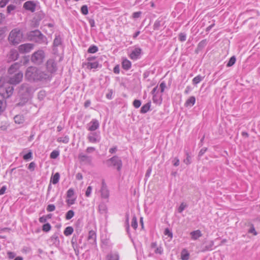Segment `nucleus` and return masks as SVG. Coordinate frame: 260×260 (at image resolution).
Here are the masks:
<instances>
[{
  "label": "nucleus",
  "instance_id": "7c9ffc66",
  "mask_svg": "<svg viewBox=\"0 0 260 260\" xmlns=\"http://www.w3.org/2000/svg\"><path fill=\"white\" fill-rule=\"evenodd\" d=\"M81 12L83 15H87L88 13V7L86 5H83L81 8Z\"/></svg>",
  "mask_w": 260,
  "mask_h": 260
},
{
  "label": "nucleus",
  "instance_id": "4468645a",
  "mask_svg": "<svg viewBox=\"0 0 260 260\" xmlns=\"http://www.w3.org/2000/svg\"><path fill=\"white\" fill-rule=\"evenodd\" d=\"M84 65L89 70H91L92 69H96L99 67V62L98 61L94 62H88L87 63H85Z\"/></svg>",
  "mask_w": 260,
  "mask_h": 260
},
{
  "label": "nucleus",
  "instance_id": "0eeeda50",
  "mask_svg": "<svg viewBox=\"0 0 260 260\" xmlns=\"http://www.w3.org/2000/svg\"><path fill=\"white\" fill-rule=\"evenodd\" d=\"M109 162H111V165L116 167L118 171H120L121 168L122 167V162L121 160L119 159L117 156H114L112 158H110L109 160Z\"/></svg>",
  "mask_w": 260,
  "mask_h": 260
},
{
  "label": "nucleus",
  "instance_id": "c9c22d12",
  "mask_svg": "<svg viewBox=\"0 0 260 260\" xmlns=\"http://www.w3.org/2000/svg\"><path fill=\"white\" fill-rule=\"evenodd\" d=\"M131 225L135 229L137 228V222L136 217H134L133 218L131 222Z\"/></svg>",
  "mask_w": 260,
  "mask_h": 260
},
{
  "label": "nucleus",
  "instance_id": "aec40b11",
  "mask_svg": "<svg viewBox=\"0 0 260 260\" xmlns=\"http://www.w3.org/2000/svg\"><path fill=\"white\" fill-rule=\"evenodd\" d=\"M14 121L16 123L21 124L24 121V118L22 115H18L14 117Z\"/></svg>",
  "mask_w": 260,
  "mask_h": 260
},
{
  "label": "nucleus",
  "instance_id": "b1692460",
  "mask_svg": "<svg viewBox=\"0 0 260 260\" xmlns=\"http://www.w3.org/2000/svg\"><path fill=\"white\" fill-rule=\"evenodd\" d=\"M98 51V48L95 46L93 45L90 46L88 49V52L89 53H94Z\"/></svg>",
  "mask_w": 260,
  "mask_h": 260
},
{
  "label": "nucleus",
  "instance_id": "0e129e2a",
  "mask_svg": "<svg viewBox=\"0 0 260 260\" xmlns=\"http://www.w3.org/2000/svg\"><path fill=\"white\" fill-rule=\"evenodd\" d=\"M113 92L112 91H110L108 93L106 94V97L108 99H111L112 96Z\"/></svg>",
  "mask_w": 260,
  "mask_h": 260
},
{
  "label": "nucleus",
  "instance_id": "f257e3e1",
  "mask_svg": "<svg viewBox=\"0 0 260 260\" xmlns=\"http://www.w3.org/2000/svg\"><path fill=\"white\" fill-rule=\"evenodd\" d=\"M18 66L17 64H13L9 68L8 82L11 84L16 85L20 83L23 78V74L17 71Z\"/></svg>",
  "mask_w": 260,
  "mask_h": 260
},
{
  "label": "nucleus",
  "instance_id": "7ed1b4c3",
  "mask_svg": "<svg viewBox=\"0 0 260 260\" xmlns=\"http://www.w3.org/2000/svg\"><path fill=\"white\" fill-rule=\"evenodd\" d=\"M25 77L29 80H35L39 78V71L35 67H29L25 73Z\"/></svg>",
  "mask_w": 260,
  "mask_h": 260
},
{
  "label": "nucleus",
  "instance_id": "e2e57ef3",
  "mask_svg": "<svg viewBox=\"0 0 260 260\" xmlns=\"http://www.w3.org/2000/svg\"><path fill=\"white\" fill-rule=\"evenodd\" d=\"M206 44V40H204L203 41H202L201 42H200V43L199 44V47H203L204 46H205Z\"/></svg>",
  "mask_w": 260,
  "mask_h": 260
},
{
  "label": "nucleus",
  "instance_id": "412c9836",
  "mask_svg": "<svg viewBox=\"0 0 260 260\" xmlns=\"http://www.w3.org/2000/svg\"><path fill=\"white\" fill-rule=\"evenodd\" d=\"M59 177L60 175L59 173H56L53 176L51 177V181L53 184H55L58 182Z\"/></svg>",
  "mask_w": 260,
  "mask_h": 260
},
{
  "label": "nucleus",
  "instance_id": "2f4dec72",
  "mask_svg": "<svg viewBox=\"0 0 260 260\" xmlns=\"http://www.w3.org/2000/svg\"><path fill=\"white\" fill-rule=\"evenodd\" d=\"M51 229V225L49 223H47L46 224H44L43 225L42 230L43 231L47 232L49 231Z\"/></svg>",
  "mask_w": 260,
  "mask_h": 260
},
{
  "label": "nucleus",
  "instance_id": "c756f323",
  "mask_svg": "<svg viewBox=\"0 0 260 260\" xmlns=\"http://www.w3.org/2000/svg\"><path fill=\"white\" fill-rule=\"evenodd\" d=\"M76 201V198L73 197L71 198H67V203L69 205H72L75 203Z\"/></svg>",
  "mask_w": 260,
  "mask_h": 260
},
{
  "label": "nucleus",
  "instance_id": "4be33fe9",
  "mask_svg": "<svg viewBox=\"0 0 260 260\" xmlns=\"http://www.w3.org/2000/svg\"><path fill=\"white\" fill-rule=\"evenodd\" d=\"M204 78V77L200 75L197 76L192 79L193 84H197L199 83L201 81L203 80Z\"/></svg>",
  "mask_w": 260,
  "mask_h": 260
},
{
  "label": "nucleus",
  "instance_id": "37998d69",
  "mask_svg": "<svg viewBox=\"0 0 260 260\" xmlns=\"http://www.w3.org/2000/svg\"><path fill=\"white\" fill-rule=\"evenodd\" d=\"M55 207L53 204H50V205H48V206L47 207V210L48 212L53 211L54 210H55Z\"/></svg>",
  "mask_w": 260,
  "mask_h": 260
},
{
  "label": "nucleus",
  "instance_id": "052dcab7",
  "mask_svg": "<svg viewBox=\"0 0 260 260\" xmlns=\"http://www.w3.org/2000/svg\"><path fill=\"white\" fill-rule=\"evenodd\" d=\"M114 72L116 74H119V66H116L114 68Z\"/></svg>",
  "mask_w": 260,
  "mask_h": 260
},
{
  "label": "nucleus",
  "instance_id": "a19ab883",
  "mask_svg": "<svg viewBox=\"0 0 260 260\" xmlns=\"http://www.w3.org/2000/svg\"><path fill=\"white\" fill-rule=\"evenodd\" d=\"M141 105V103L139 100H135L133 102V105L136 108H139Z\"/></svg>",
  "mask_w": 260,
  "mask_h": 260
},
{
  "label": "nucleus",
  "instance_id": "603ef678",
  "mask_svg": "<svg viewBox=\"0 0 260 260\" xmlns=\"http://www.w3.org/2000/svg\"><path fill=\"white\" fill-rule=\"evenodd\" d=\"M160 25V22L159 21H156L154 24V28L155 29H158Z\"/></svg>",
  "mask_w": 260,
  "mask_h": 260
},
{
  "label": "nucleus",
  "instance_id": "864d4df0",
  "mask_svg": "<svg viewBox=\"0 0 260 260\" xmlns=\"http://www.w3.org/2000/svg\"><path fill=\"white\" fill-rule=\"evenodd\" d=\"M207 150V148H205V147L201 149L199 152V155L200 156H202L206 152Z\"/></svg>",
  "mask_w": 260,
  "mask_h": 260
},
{
  "label": "nucleus",
  "instance_id": "20e7f679",
  "mask_svg": "<svg viewBox=\"0 0 260 260\" xmlns=\"http://www.w3.org/2000/svg\"><path fill=\"white\" fill-rule=\"evenodd\" d=\"M151 94L153 102L157 104H160L162 101V93L159 91L158 86L153 89Z\"/></svg>",
  "mask_w": 260,
  "mask_h": 260
},
{
  "label": "nucleus",
  "instance_id": "1a4fd4ad",
  "mask_svg": "<svg viewBox=\"0 0 260 260\" xmlns=\"http://www.w3.org/2000/svg\"><path fill=\"white\" fill-rule=\"evenodd\" d=\"M36 7V4L32 1L26 2L23 5V7L25 9L30 11L32 12L35 11Z\"/></svg>",
  "mask_w": 260,
  "mask_h": 260
},
{
  "label": "nucleus",
  "instance_id": "3c124183",
  "mask_svg": "<svg viewBox=\"0 0 260 260\" xmlns=\"http://www.w3.org/2000/svg\"><path fill=\"white\" fill-rule=\"evenodd\" d=\"M7 254H8V257H9V258L10 259H13L15 256V254L14 252H13L8 251L7 252Z\"/></svg>",
  "mask_w": 260,
  "mask_h": 260
},
{
  "label": "nucleus",
  "instance_id": "8fccbe9b",
  "mask_svg": "<svg viewBox=\"0 0 260 260\" xmlns=\"http://www.w3.org/2000/svg\"><path fill=\"white\" fill-rule=\"evenodd\" d=\"M172 162L174 166L177 167L179 165L180 161H179V159L177 157H175L173 160Z\"/></svg>",
  "mask_w": 260,
  "mask_h": 260
},
{
  "label": "nucleus",
  "instance_id": "4d7b16f0",
  "mask_svg": "<svg viewBox=\"0 0 260 260\" xmlns=\"http://www.w3.org/2000/svg\"><path fill=\"white\" fill-rule=\"evenodd\" d=\"M6 187L5 186H3L0 189V195H2L5 193L6 190Z\"/></svg>",
  "mask_w": 260,
  "mask_h": 260
},
{
  "label": "nucleus",
  "instance_id": "9d476101",
  "mask_svg": "<svg viewBox=\"0 0 260 260\" xmlns=\"http://www.w3.org/2000/svg\"><path fill=\"white\" fill-rule=\"evenodd\" d=\"M99 127V122L96 119H92L88 124V130L94 131Z\"/></svg>",
  "mask_w": 260,
  "mask_h": 260
},
{
  "label": "nucleus",
  "instance_id": "13d9d810",
  "mask_svg": "<svg viewBox=\"0 0 260 260\" xmlns=\"http://www.w3.org/2000/svg\"><path fill=\"white\" fill-rule=\"evenodd\" d=\"M76 177L77 180H82L83 179V176L80 173H77L76 174Z\"/></svg>",
  "mask_w": 260,
  "mask_h": 260
},
{
  "label": "nucleus",
  "instance_id": "c85d7f7f",
  "mask_svg": "<svg viewBox=\"0 0 260 260\" xmlns=\"http://www.w3.org/2000/svg\"><path fill=\"white\" fill-rule=\"evenodd\" d=\"M108 260H118L119 257L117 254H110L107 256Z\"/></svg>",
  "mask_w": 260,
  "mask_h": 260
},
{
  "label": "nucleus",
  "instance_id": "bf43d9fd",
  "mask_svg": "<svg viewBox=\"0 0 260 260\" xmlns=\"http://www.w3.org/2000/svg\"><path fill=\"white\" fill-rule=\"evenodd\" d=\"M95 150V148L93 147H88L87 149H86V152H88V153H90L91 152H93V151H94Z\"/></svg>",
  "mask_w": 260,
  "mask_h": 260
},
{
  "label": "nucleus",
  "instance_id": "ea45409f",
  "mask_svg": "<svg viewBox=\"0 0 260 260\" xmlns=\"http://www.w3.org/2000/svg\"><path fill=\"white\" fill-rule=\"evenodd\" d=\"M186 35L184 33H180L179 35V39L180 41L183 42L186 40Z\"/></svg>",
  "mask_w": 260,
  "mask_h": 260
},
{
  "label": "nucleus",
  "instance_id": "cd10ccee",
  "mask_svg": "<svg viewBox=\"0 0 260 260\" xmlns=\"http://www.w3.org/2000/svg\"><path fill=\"white\" fill-rule=\"evenodd\" d=\"M187 205L185 203H182L178 208V211L181 213L186 207Z\"/></svg>",
  "mask_w": 260,
  "mask_h": 260
},
{
  "label": "nucleus",
  "instance_id": "423d86ee",
  "mask_svg": "<svg viewBox=\"0 0 260 260\" xmlns=\"http://www.w3.org/2000/svg\"><path fill=\"white\" fill-rule=\"evenodd\" d=\"M33 49L31 44H24L20 45L18 47L19 51L22 53L29 52Z\"/></svg>",
  "mask_w": 260,
  "mask_h": 260
},
{
  "label": "nucleus",
  "instance_id": "a878e982",
  "mask_svg": "<svg viewBox=\"0 0 260 260\" xmlns=\"http://www.w3.org/2000/svg\"><path fill=\"white\" fill-rule=\"evenodd\" d=\"M74 216V212L73 210H69L66 215V218L67 220L71 219Z\"/></svg>",
  "mask_w": 260,
  "mask_h": 260
},
{
  "label": "nucleus",
  "instance_id": "a18cd8bd",
  "mask_svg": "<svg viewBox=\"0 0 260 260\" xmlns=\"http://www.w3.org/2000/svg\"><path fill=\"white\" fill-rule=\"evenodd\" d=\"M23 159L24 160H27L28 159H30L32 157V153L31 151H29L28 153H27V154H25L24 156H23Z\"/></svg>",
  "mask_w": 260,
  "mask_h": 260
},
{
  "label": "nucleus",
  "instance_id": "2eb2a0df",
  "mask_svg": "<svg viewBox=\"0 0 260 260\" xmlns=\"http://www.w3.org/2000/svg\"><path fill=\"white\" fill-rule=\"evenodd\" d=\"M151 249L157 254H161L162 252V249L160 246L157 247L156 243L155 242L152 243L151 245Z\"/></svg>",
  "mask_w": 260,
  "mask_h": 260
},
{
  "label": "nucleus",
  "instance_id": "ddd939ff",
  "mask_svg": "<svg viewBox=\"0 0 260 260\" xmlns=\"http://www.w3.org/2000/svg\"><path fill=\"white\" fill-rule=\"evenodd\" d=\"M141 50L139 48H135L130 54L129 57L132 59H137L141 55Z\"/></svg>",
  "mask_w": 260,
  "mask_h": 260
},
{
  "label": "nucleus",
  "instance_id": "4c0bfd02",
  "mask_svg": "<svg viewBox=\"0 0 260 260\" xmlns=\"http://www.w3.org/2000/svg\"><path fill=\"white\" fill-rule=\"evenodd\" d=\"M184 162L186 165H189L191 163V158L189 154H186V158L184 159Z\"/></svg>",
  "mask_w": 260,
  "mask_h": 260
},
{
  "label": "nucleus",
  "instance_id": "f704fd0d",
  "mask_svg": "<svg viewBox=\"0 0 260 260\" xmlns=\"http://www.w3.org/2000/svg\"><path fill=\"white\" fill-rule=\"evenodd\" d=\"M74 194V191L73 188H70L67 192V198H71L73 197Z\"/></svg>",
  "mask_w": 260,
  "mask_h": 260
},
{
  "label": "nucleus",
  "instance_id": "79ce46f5",
  "mask_svg": "<svg viewBox=\"0 0 260 260\" xmlns=\"http://www.w3.org/2000/svg\"><path fill=\"white\" fill-rule=\"evenodd\" d=\"M57 141H58V142H63L64 143H67L69 142V138L67 137H66L64 138H59L57 139Z\"/></svg>",
  "mask_w": 260,
  "mask_h": 260
},
{
  "label": "nucleus",
  "instance_id": "6e6552de",
  "mask_svg": "<svg viewBox=\"0 0 260 260\" xmlns=\"http://www.w3.org/2000/svg\"><path fill=\"white\" fill-rule=\"evenodd\" d=\"M101 194L102 198L108 199L109 197V190L104 181H102V187L101 189Z\"/></svg>",
  "mask_w": 260,
  "mask_h": 260
},
{
  "label": "nucleus",
  "instance_id": "5fc2aeb1",
  "mask_svg": "<svg viewBox=\"0 0 260 260\" xmlns=\"http://www.w3.org/2000/svg\"><path fill=\"white\" fill-rule=\"evenodd\" d=\"M60 43H61V41H60V39L59 38H56L54 39V44L55 45H58L60 44Z\"/></svg>",
  "mask_w": 260,
  "mask_h": 260
},
{
  "label": "nucleus",
  "instance_id": "9b49d317",
  "mask_svg": "<svg viewBox=\"0 0 260 260\" xmlns=\"http://www.w3.org/2000/svg\"><path fill=\"white\" fill-rule=\"evenodd\" d=\"M87 240L90 243L95 244L96 240V234L94 231L91 230L88 233Z\"/></svg>",
  "mask_w": 260,
  "mask_h": 260
},
{
  "label": "nucleus",
  "instance_id": "bb28decb",
  "mask_svg": "<svg viewBox=\"0 0 260 260\" xmlns=\"http://www.w3.org/2000/svg\"><path fill=\"white\" fill-rule=\"evenodd\" d=\"M166 88V84L164 81H162L160 83L159 86L158 87L159 91L160 92L162 93L165 89Z\"/></svg>",
  "mask_w": 260,
  "mask_h": 260
},
{
  "label": "nucleus",
  "instance_id": "de8ad7c7",
  "mask_svg": "<svg viewBox=\"0 0 260 260\" xmlns=\"http://www.w3.org/2000/svg\"><path fill=\"white\" fill-rule=\"evenodd\" d=\"M92 191V187L90 186H89L86 189V191L85 192V196L87 197H88L90 196L91 192Z\"/></svg>",
  "mask_w": 260,
  "mask_h": 260
},
{
  "label": "nucleus",
  "instance_id": "6ab92c4d",
  "mask_svg": "<svg viewBox=\"0 0 260 260\" xmlns=\"http://www.w3.org/2000/svg\"><path fill=\"white\" fill-rule=\"evenodd\" d=\"M181 259L182 260H188L189 257V253L187 250L184 249L181 253Z\"/></svg>",
  "mask_w": 260,
  "mask_h": 260
},
{
  "label": "nucleus",
  "instance_id": "f8f14e48",
  "mask_svg": "<svg viewBox=\"0 0 260 260\" xmlns=\"http://www.w3.org/2000/svg\"><path fill=\"white\" fill-rule=\"evenodd\" d=\"M191 239L192 240H197L202 236L201 231L199 230L192 231L190 233Z\"/></svg>",
  "mask_w": 260,
  "mask_h": 260
},
{
  "label": "nucleus",
  "instance_id": "39448f33",
  "mask_svg": "<svg viewBox=\"0 0 260 260\" xmlns=\"http://www.w3.org/2000/svg\"><path fill=\"white\" fill-rule=\"evenodd\" d=\"M44 58V53L42 51H38L33 54L31 56V61L37 64L41 63L43 62Z\"/></svg>",
  "mask_w": 260,
  "mask_h": 260
},
{
  "label": "nucleus",
  "instance_id": "dca6fc26",
  "mask_svg": "<svg viewBox=\"0 0 260 260\" xmlns=\"http://www.w3.org/2000/svg\"><path fill=\"white\" fill-rule=\"evenodd\" d=\"M132 66L131 62L128 59L125 58L123 60L122 62V67L123 69L125 70H129Z\"/></svg>",
  "mask_w": 260,
  "mask_h": 260
},
{
  "label": "nucleus",
  "instance_id": "473e14b6",
  "mask_svg": "<svg viewBox=\"0 0 260 260\" xmlns=\"http://www.w3.org/2000/svg\"><path fill=\"white\" fill-rule=\"evenodd\" d=\"M164 234L168 236L171 239L173 237V234L168 228H166L164 231Z\"/></svg>",
  "mask_w": 260,
  "mask_h": 260
},
{
  "label": "nucleus",
  "instance_id": "c03bdc74",
  "mask_svg": "<svg viewBox=\"0 0 260 260\" xmlns=\"http://www.w3.org/2000/svg\"><path fill=\"white\" fill-rule=\"evenodd\" d=\"M248 233L253 234L254 236L257 235V233L255 230V228L253 225H251L250 229L248 231Z\"/></svg>",
  "mask_w": 260,
  "mask_h": 260
},
{
  "label": "nucleus",
  "instance_id": "49530a36",
  "mask_svg": "<svg viewBox=\"0 0 260 260\" xmlns=\"http://www.w3.org/2000/svg\"><path fill=\"white\" fill-rule=\"evenodd\" d=\"M36 167V164L34 162H31L29 164L28 168L31 171H34Z\"/></svg>",
  "mask_w": 260,
  "mask_h": 260
},
{
  "label": "nucleus",
  "instance_id": "f3484780",
  "mask_svg": "<svg viewBox=\"0 0 260 260\" xmlns=\"http://www.w3.org/2000/svg\"><path fill=\"white\" fill-rule=\"evenodd\" d=\"M88 141L92 143H95L99 141L98 137L95 133L92 134L88 136Z\"/></svg>",
  "mask_w": 260,
  "mask_h": 260
},
{
  "label": "nucleus",
  "instance_id": "e433bc0d",
  "mask_svg": "<svg viewBox=\"0 0 260 260\" xmlns=\"http://www.w3.org/2000/svg\"><path fill=\"white\" fill-rule=\"evenodd\" d=\"M59 155V152L57 151L54 150L50 154V157L55 159Z\"/></svg>",
  "mask_w": 260,
  "mask_h": 260
},
{
  "label": "nucleus",
  "instance_id": "6e6d98bb",
  "mask_svg": "<svg viewBox=\"0 0 260 260\" xmlns=\"http://www.w3.org/2000/svg\"><path fill=\"white\" fill-rule=\"evenodd\" d=\"M141 13L140 12H135L133 13V17L134 18H138L140 16Z\"/></svg>",
  "mask_w": 260,
  "mask_h": 260
},
{
  "label": "nucleus",
  "instance_id": "72a5a7b5",
  "mask_svg": "<svg viewBox=\"0 0 260 260\" xmlns=\"http://www.w3.org/2000/svg\"><path fill=\"white\" fill-rule=\"evenodd\" d=\"M214 245V242L213 241H210L206 246V250H211L213 249L212 247Z\"/></svg>",
  "mask_w": 260,
  "mask_h": 260
},
{
  "label": "nucleus",
  "instance_id": "774afa93",
  "mask_svg": "<svg viewBox=\"0 0 260 260\" xmlns=\"http://www.w3.org/2000/svg\"><path fill=\"white\" fill-rule=\"evenodd\" d=\"M141 112L142 113H144L146 112V105H144L142 107V108H141Z\"/></svg>",
  "mask_w": 260,
  "mask_h": 260
},
{
  "label": "nucleus",
  "instance_id": "338daca9",
  "mask_svg": "<svg viewBox=\"0 0 260 260\" xmlns=\"http://www.w3.org/2000/svg\"><path fill=\"white\" fill-rule=\"evenodd\" d=\"M90 104V101L89 100L86 101L84 103V106L85 108L88 107Z\"/></svg>",
  "mask_w": 260,
  "mask_h": 260
},
{
  "label": "nucleus",
  "instance_id": "393cba45",
  "mask_svg": "<svg viewBox=\"0 0 260 260\" xmlns=\"http://www.w3.org/2000/svg\"><path fill=\"white\" fill-rule=\"evenodd\" d=\"M236 60V59L234 56L231 57L230 58L229 62H228L226 66L228 67H230L232 66L233 65H234L235 64Z\"/></svg>",
  "mask_w": 260,
  "mask_h": 260
},
{
  "label": "nucleus",
  "instance_id": "f03ea898",
  "mask_svg": "<svg viewBox=\"0 0 260 260\" xmlns=\"http://www.w3.org/2000/svg\"><path fill=\"white\" fill-rule=\"evenodd\" d=\"M23 35L21 31L17 28L13 29L9 34L8 40L13 45L19 44L22 40Z\"/></svg>",
  "mask_w": 260,
  "mask_h": 260
},
{
  "label": "nucleus",
  "instance_id": "69168bd1",
  "mask_svg": "<svg viewBox=\"0 0 260 260\" xmlns=\"http://www.w3.org/2000/svg\"><path fill=\"white\" fill-rule=\"evenodd\" d=\"M116 150H117L116 147H113V148H111L110 149L109 152L111 153H114L116 151Z\"/></svg>",
  "mask_w": 260,
  "mask_h": 260
},
{
  "label": "nucleus",
  "instance_id": "680f3d73",
  "mask_svg": "<svg viewBox=\"0 0 260 260\" xmlns=\"http://www.w3.org/2000/svg\"><path fill=\"white\" fill-rule=\"evenodd\" d=\"M89 24L91 27H93L95 26V22L93 19H90L89 20Z\"/></svg>",
  "mask_w": 260,
  "mask_h": 260
},
{
  "label": "nucleus",
  "instance_id": "5701e85b",
  "mask_svg": "<svg viewBox=\"0 0 260 260\" xmlns=\"http://www.w3.org/2000/svg\"><path fill=\"white\" fill-rule=\"evenodd\" d=\"M74 231L73 228L72 226H68L67 227L64 232V235L66 236L71 235Z\"/></svg>",
  "mask_w": 260,
  "mask_h": 260
},
{
  "label": "nucleus",
  "instance_id": "a211bd4d",
  "mask_svg": "<svg viewBox=\"0 0 260 260\" xmlns=\"http://www.w3.org/2000/svg\"><path fill=\"white\" fill-rule=\"evenodd\" d=\"M196 102V98L194 96H190L185 102V106L186 107L193 106Z\"/></svg>",
  "mask_w": 260,
  "mask_h": 260
},
{
  "label": "nucleus",
  "instance_id": "09e8293b",
  "mask_svg": "<svg viewBox=\"0 0 260 260\" xmlns=\"http://www.w3.org/2000/svg\"><path fill=\"white\" fill-rule=\"evenodd\" d=\"M10 0H2L0 1V7L3 8L8 3Z\"/></svg>",
  "mask_w": 260,
  "mask_h": 260
},
{
  "label": "nucleus",
  "instance_id": "58836bf2",
  "mask_svg": "<svg viewBox=\"0 0 260 260\" xmlns=\"http://www.w3.org/2000/svg\"><path fill=\"white\" fill-rule=\"evenodd\" d=\"M16 8V7L14 5H9L8 7H7V13L10 14L11 13V12L14 10Z\"/></svg>",
  "mask_w": 260,
  "mask_h": 260
}]
</instances>
